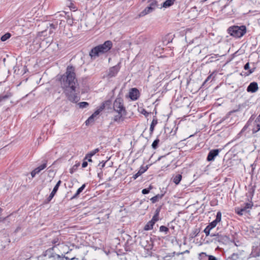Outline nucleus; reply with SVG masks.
<instances>
[{
	"label": "nucleus",
	"mask_w": 260,
	"mask_h": 260,
	"mask_svg": "<svg viewBox=\"0 0 260 260\" xmlns=\"http://www.w3.org/2000/svg\"><path fill=\"white\" fill-rule=\"evenodd\" d=\"M60 82L68 99L73 103L78 102L80 100L78 96L79 91L76 90L78 83L73 66H69L67 67L65 74L61 77Z\"/></svg>",
	"instance_id": "1"
},
{
	"label": "nucleus",
	"mask_w": 260,
	"mask_h": 260,
	"mask_svg": "<svg viewBox=\"0 0 260 260\" xmlns=\"http://www.w3.org/2000/svg\"><path fill=\"white\" fill-rule=\"evenodd\" d=\"M114 111L117 113L114 116L113 120L115 122H122L125 119L126 111L123 103V100L120 98H116L113 105Z\"/></svg>",
	"instance_id": "2"
},
{
	"label": "nucleus",
	"mask_w": 260,
	"mask_h": 260,
	"mask_svg": "<svg viewBox=\"0 0 260 260\" xmlns=\"http://www.w3.org/2000/svg\"><path fill=\"white\" fill-rule=\"evenodd\" d=\"M112 45L113 44L111 41H106L104 44L93 48L89 52V55L91 58L94 59L99 56L100 54L108 52L111 49Z\"/></svg>",
	"instance_id": "3"
},
{
	"label": "nucleus",
	"mask_w": 260,
	"mask_h": 260,
	"mask_svg": "<svg viewBox=\"0 0 260 260\" xmlns=\"http://www.w3.org/2000/svg\"><path fill=\"white\" fill-rule=\"evenodd\" d=\"M112 45L113 44L111 41H106L104 44L93 48L89 52V55L91 58L94 59L99 56L100 54L108 52L111 49Z\"/></svg>",
	"instance_id": "4"
},
{
	"label": "nucleus",
	"mask_w": 260,
	"mask_h": 260,
	"mask_svg": "<svg viewBox=\"0 0 260 260\" xmlns=\"http://www.w3.org/2000/svg\"><path fill=\"white\" fill-rule=\"evenodd\" d=\"M55 246L47 249L43 254L40 256L38 260H63V257L54 252Z\"/></svg>",
	"instance_id": "5"
},
{
	"label": "nucleus",
	"mask_w": 260,
	"mask_h": 260,
	"mask_svg": "<svg viewBox=\"0 0 260 260\" xmlns=\"http://www.w3.org/2000/svg\"><path fill=\"white\" fill-rule=\"evenodd\" d=\"M228 33L235 38H241L246 32V27L245 25L240 26L234 25L230 27L228 29Z\"/></svg>",
	"instance_id": "6"
},
{
	"label": "nucleus",
	"mask_w": 260,
	"mask_h": 260,
	"mask_svg": "<svg viewBox=\"0 0 260 260\" xmlns=\"http://www.w3.org/2000/svg\"><path fill=\"white\" fill-rule=\"evenodd\" d=\"M253 206V203L251 201L249 203H246L244 204L243 207L241 208L238 207L235 209L236 212L239 215H242L245 213L249 212V209H251Z\"/></svg>",
	"instance_id": "7"
},
{
	"label": "nucleus",
	"mask_w": 260,
	"mask_h": 260,
	"mask_svg": "<svg viewBox=\"0 0 260 260\" xmlns=\"http://www.w3.org/2000/svg\"><path fill=\"white\" fill-rule=\"evenodd\" d=\"M213 240L215 242H218L223 244H228L230 242H232L234 243L236 246H237V245L234 242V241L231 240L230 238L226 235H222L221 234H219V235H217L216 238H213Z\"/></svg>",
	"instance_id": "8"
},
{
	"label": "nucleus",
	"mask_w": 260,
	"mask_h": 260,
	"mask_svg": "<svg viewBox=\"0 0 260 260\" xmlns=\"http://www.w3.org/2000/svg\"><path fill=\"white\" fill-rule=\"evenodd\" d=\"M220 149H215L210 150L208 154L207 160L208 161H212L214 160L215 157L217 156L220 151Z\"/></svg>",
	"instance_id": "9"
},
{
	"label": "nucleus",
	"mask_w": 260,
	"mask_h": 260,
	"mask_svg": "<svg viewBox=\"0 0 260 260\" xmlns=\"http://www.w3.org/2000/svg\"><path fill=\"white\" fill-rule=\"evenodd\" d=\"M120 63L117 65L113 66L109 69L108 76L109 77H112L115 76L120 70Z\"/></svg>",
	"instance_id": "10"
},
{
	"label": "nucleus",
	"mask_w": 260,
	"mask_h": 260,
	"mask_svg": "<svg viewBox=\"0 0 260 260\" xmlns=\"http://www.w3.org/2000/svg\"><path fill=\"white\" fill-rule=\"evenodd\" d=\"M258 89V84L255 82H252L249 84L247 88V91L254 93L257 91Z\"/></svg>",
	"instance_id": "11"
},
{
	"label": "nucleus",
	"mask_w": 260,
	"mask_h": 260,
	"mask_svg": "<svg viewBox=\"0 0 260 260\" xmlns=\"http://www.w3.org/2000/svg\"><path fill=\"white\" fill-rule=\"evenodd\" d=\"M140 95V92L138 89L133 88L129 92V97L132 100H136Z\"/></svg>",
	"instance_id": "12"
},
{
	"label": "nucleus",
	"mask_w": 260,
	"mask_h": 260,
	"mask_svg": "<svg viewBox=\"0 0 260 260\" xmlns=\"http://www.w3.org/2000/svg\"><path fill=\"white\" fill-rule=\"evenodd\" d=\"M260 130V116L258 115L256 118L254 122L253 128H252V133L253 134L257 133Z\"/></svg>",
	"instance_id": "13"
},
{
	"label": "nucleus",
	"mask_w": 260,
	"mask_h": 260,
	"mask_svg": "<svg viewBox=\"0 0 260 260\" xmlns=\"http://www.w3.org/2000/svg\"><path fill=\"white\" fill-rule=\"evenodd\" d=\"M217 224L213 221L209 223L206 228L204 229V232L205 233L206 236H208L210 235V231L215 228Z\"/></svg>",
	"instance_id": "14"
},
{
	"label": "nucleus",
	"mask_w": 260,
	"mask_h": 260,
	"mask_svg": "<svg viewBox=\"0 0 260 260\" xmlns=\"http://www.w3.org/2000/svg\"><path fill=\"white\" fill-rule=\"evenodd\" d=\"M148 167L146 166L145 168L144 167H141L140 170L138 171V172L133 175V178L135 180L139 176L141 175L143 173H144L146 170H147Z\"/></svg>",
	"instance_id": "15"
},
{
	"label": "nucleus",
	"mask_w": 260,
	"mask_h": 260,
	"mask_svg": "<svg viewBox=\"0 0 260 260\" xmlns=\"http://www.w3.org/2000/svg\"><path fill=\"white\" fill-rule=\"evenodd\" d=\"M153 11L151 7H147L144 10H143L139 15V17H143L146 15L152 12Z\"/></svg>",
	"instance_id": "16"
},
{
	"label": "nucleus",
	"mask_w": 260,
	"mask_h": 260,
	"mask_svg": "<svg viewBox=\"0 0 260 260\" xmlns=\"http://www.w3.org/2000/svg\"><path fill=\"white\" fill-rule=\"evenodd\" d=\"M157 124V118L154 117L152 120V121L150 124V133L151 135L152 133H153L155 126Z\"/></svg>",
	"instance_id": "17"
},
{
	"label": "nucleus",
	"mask_w": 260,
	"mask_h": 260,
	"mask_svg": "<svg viewBox=\"0 0 260 260\" xmlns=\"http://www.w3.org/2000/svg\"><path fill=\"white\" fill-rule=\"evenodd\" d=\"M85 184H83L80 188L78 189L76 193L71 198V200L76 199L78 197V195L83 191L85 187Z\"/></svg>",
	"instance_id": "18"
},
{
	"label": "nucleus",
	"mask_w": 260,
	"mask_h": 260,
	"mask_svg": "<svg viewBox=\"0 0 260 260\" xmlns=\"http://www.w3.org/2000/svg\"><path fill=\"white\" fill-rule=\"evenodd\" d=\"M176 0H167L162 4L161 7L168 8L172 6Z\"/></svg>",
	"instance_id": "19"
},
{
	"label": "nucleus",
	"mask_w": 260,
	"mask_h": 260,
	"mask_svg": "<svg viewBox=\"0 0 260 260\" xmlns=\"http://www.w3.org/2000/svg\"><path fill=\"white\" fill-rule=\"evenodd\" d=\"M154 223L153 221L150 220L144 226V230L145 231H148L150 230L153 229V226L154 225Z\"/></svg>",
	"instance_id": "20"
},
{
	"label": "nucleus",
	"mask_w": 260,
	"mask_h": 260,
	"mask_svg": "<svg viewBox=\"0 0 260 260\" xmlns=\"http://www.w3.org/2000/svg\"><path fill=\"white\" fill-rule=\"evenodd\" d=\"M164 197V194H158L155 196L151 198L150 200L152 203H155L157 202L159 200L161 199Z\"/></svg>",
	"instance_id": "21"
},
{
	"label": "nucleus",
	"mask_w": 260,
	"mask_h": 260,
	"mask_svg": "<svg viewBox=\"0 0 260 260\" xmlns=\"http://www.w3.org/2000/svg\"><path fill=\"white\" fill-rule=\"evenodd\" d=\"M182 179V175L181 174H177L173 177V182L176 185L178 184Z\"/></svg>",
	"instance_id": "22"
},
{
	"label": "nucleus",
	"mask_w": 260,
	"mask_h": 260,
	"mask_svg": "<svg viewBox=\"0 0 260 260\" xmlns=\"http://www.w3.org/2000/svg\"><path fill=\"white\" fill-rule=\"evenodd\" d=\"M50 242L54 245L53 246H55V247L57 246V245H59V244H60V241H59V238L56 237H55L54 238H53L52 239H50Z\"/></svg>",
	"instance_id": "23"
},
{
	"label": "nucleus",
	"mask_w": 260,
	"mask_h": 260,
	"mask_svg": "<svg viewBox=\"0 0 260 260\" xmlns=\"http://www.w3.org/2000/svg\"><path fill=\"white\" fill-rule=\"evenodd\" d=\"M47 167V160H45V162L40 166L39 167H37L35 169L36 172H37L38 173H39L42 170L46 168Z\"/></svg>",
	"instance_id": "24"
},
{
	"label": "nucleus",
	"mask_w": 260,
	"mask_h": 260,
	"mask_svg": "<svg viewBox=\"0 0 260 260\" xmlns=\"http://www.w3.org/2000/svg\"><path fill=\"white\" fill-rule=\"evenodd\" d=\"M12 96L10 93H7L5 95H0V103L5 101Z\"/></svg>",
	"instance_id": "25"
},
{
	"label": "nucleus",
	"mask_w": 260,
	"mask_h": 260,
	"mask_svg": "<svg viewBox=\"0 0 260 260\" xmlns=\"http://www.w3.org/2000/svg\"><path fill=\"white\" fill-rule=\"evenodd\" d=\"M57 190L58 189H57L56 188H53L52 192H51L49 196L47 198V201L48 202H50L52 199V198L54 197Z\"/></svg>",
	"instance_id": "26"
},
{
	"label": "nucleus",
	"mask_w": 260,
	"mask_h": 260,
	"mask_svg": "<svg viewBox=\"0 0 260 260\" xmlns=\"http://www.w3.org/2000/svg\"><path fill=\"white\" fill-rule=\"evenodd\" d=\"M101 112V111L98 109L96 111H95L89 118L88 119L86 120V122H87V121H90V120H91L92 119H93V118L95 116H96L97 115H98Z\"/></svg>",
	"instance_id": "27"
},
{
	"label": "nucleus",
	"mask_w": 260,
	"mask_h": 260,
	"mask_svg": "<svg viewBox=\"0 0 260 260\" xmlns=\"http://www.w3.org/2000/svg\"><path fill=\"white\" fill-rule=\"evenodd\" d=\"M221 218V213L220 212H218L216 214V219L213 222L217 224L218 222L220 221Z\"/></svg>",
	"instance_id": "28"
},
{
	"label": "nucleus",
	"mask_w": 260,
	"mask_h": 260,
	"mask_svg": "<svg viewBox=\"0 0 260 260\" xmlns=\"http://www.w3.org/2000/svg\"><path fill=\"white\" fill-rule=\"evenodd\" d=\"M11 36V35L9 32H7L1 37V40L2 42L6 41L9 39Z\"/></svg>",
	"instance_id": "29"
},
{
	"label": "nucleus",
	"mask_w": 260,
	"mask_h": 260,
	"mask_svg": "<svg viewBox=\"0 0 260 260\" xmlns=\"http://www.w3.org/2000/svg\"><path fill=\"white\" fill-rule=\"evenodd\" d=\"M159 142V140L158 139H156V140H155L153 141V142L152 143V145H151L152 148L154 149H156L158 146Z\"/></svg>",
	"instance_id": "30"
},
{
	"label": "nucleus",
	"mask_w": 260,
	"mask_h": 260,
	"mask_svg": "<svg viewBox=\"0 0 260 260\" xmlns=\"http://www.w3.org/2000/svg\"><path fill=\"white\" fill-rule=\"evenodd\" d=\"M149 7H151L153 11L154 10V9L158 7L157 2L155 0L152 1L149 5Z\"/></svg>",
	"instance_id": "31"
},
{
	"label": "nucleus",
	"mask_w": 260,
	"mask_h": 260,
	"mask_svg": "<svg viewBox=\"0 0 260 260\" xmlns=\"http://www.w3.org/2000/svg\"><path fill=\"white\" fill-rule=\"evenodd\" d=\"M169 229L164 225H161L159 228V231L161 232H165L166 234L169 232Z\"/></svg>",
	"instance_id": "32"
},
{
	"label": "nucleus",
	"mask_w": 260,
	"mask_h": 260,
	"mask_svg": "<svg viewBox=\"0 0 260 260\" xmlns=\"http://www.w3.org/2000/svg\"><path fill=\"white\" fill-rule=\"evenodd\" d=\"M216 71H215L213 72L212 74H211L210 75H209V76H208V77L207 78V79L205 80V81H204V82L203 83V85H204V84H205L206 83V82H207V81H209V80L212 78V76H213V75H215L214 76H215V75H216ZM214 77H215V76H214V77H213V78H214Z\"/></svg>",
	"instance_id": "33"
},
{
	"label": "nucleus",
	"mask_w": 260,
	"mask_h": 260,
	"mask_svg": "<svg viewBox=\"0 0 260 260\" xmlns=\"http://www.w3.org/2000/svg\"><path fill=\"white\" fill-rule=\"evenodd\" d=\"M80 162H78L76 164H75V165H74L73 166V167L70 169V173L71 174H73L74 172H75L76 171V170L77 169V168L80 166Z\"/></svg>",
	"instance_id": "34"
},
{
	"label": "nucleus",
	"mask_w": 260,
	"mask_h": 260,
	"mask_svg": "<svg viewBox=\"0 0 260 260\" xmlns=\"http://www.w3.org/2000/svg\"><path fill=\"white\" fill-rule=\"evenodd\" d=\"M79 105L80 108H84L87 107L89 105V104L86 102H80L79 104Z\"/></svg>",
	"instance_id": "35"
},
{
	"label": "nucleus",
	"mask_w": 260,
	"mask_h": 260,
	"mask_svg": "<svg viewBox=\"0 0 260 260\" xmlns=\"http://www.w3.org/2000/svg\"><path fill=\"white\" fill-rule=\"evenodd\" d=\"M229 258L232 260H237L239 258V255L234 253Z\"/></svg>",
	"instance_id": "36"
},
{
	"label": "nucleus",
	"mask_w": 260,
	"mask_h": 260,
	"mask_svg": "<svg viewBox=\"0 0 260 260\" xmlns=\"http://www.w3.org/2000/svg\"><path fill=\"white\" fill-rule=\"evenodd\" d=\"M95 154L94 152L93 151V150L90 151V152L88 153L85 158H84V159H87L88 157H91L92 156H93Z\"/></svg>",
	"instance_id": "37"
},
{
	"label": "nucleus",
	"mask_w": 260,
	"mask_h": 260,
	"mask_svg": "<svg viewBox=\"0 0 260 260\" xmlns=\"http://www.w3.org/2000/svg\"><path fill=\"white\" fill-rule=\"evenodd\" d=\"M151 188L152 187L150 186L149 188L143 189L142 191V192L144 194H147L150 192V190Z\"/></svg>",
	"instance_id": "38"
},
{
	"label": "nucleus",
	"mask_w": 260,
	"mask_h": 260,
	"mask_svg": "<svg viewBox=\"0 0 260 260\" xmlns=\"http://www.w3.org/2000/svg\"><path fill=\"white\" fill-rule=\"evenodd\" d=\"M254 192V189L252 187L249 189L248 190V193L249 194V196L250 197V199H252V198L253 196V193Z\"/></svg>",
	"instance_id": "39"
},
{
	"label": "nucleus",
	"mask_w": 260,
	"mask_h": 260,
	"mask_svg": "<svg viewBox=\"0 0 260 260\" xmlns=\"http://www.w3.org/2000/svg\"><path fill=\"white\" fill-rule=\"evenodd\" d=\"M104 104L106 108L108 109L109 108L110 105H111V100H107L104 102Z\"/></svg>",
	"instance_id": "40"
},
{
	"label": "nucleus",
	"mask_w": 260,
	"mask_h": 260,
	"mask_svg": "<svg viewBox=\"0 0 260 260\" xmlns=\"http://www.w3.org/2000/svg\"><path fill=\"white\" fill-rule=\"evenodd\" d=\"M140 113L142 114H143L144 115H145V117H147L149 114V113L147 111H146V110L144 109H142V110L140 111Z\"/></svg>",
	"instance_id": "41"
},
{
	"label": "nucleus",
	"mask_w": 260,
	"mask_h": 260,
	"mask_svg": "<svg viewBox=\"0 0 260 260\" xmlns=\"http://www.w3.org/2000/svg\"><path fill=\"white\" fill-rule=\"evenodd\" d=\"M158 220H159V216H157V215L154 214L151 220L153 221L154 223H155Z\"/></svg>",
	"instance_id": "42"
},
{
	"label": "nucleus",
	"mask_w": 260,
	"mask_h": 260,
	"mask_svg": "<svg viewBox=\"0 0 260 260\" xmlns=\"http://www.w3.org/2000/svg\"><path fill=\"white\" fill-rule=\"evenodd\" d=\"M160 210H161V206L158 207L155 211V215H156L157 216H159V213H160Z\"/></svg>",
	"instance_id": "43"
},
{
	"label": "nucleus",
	"mask_w": 260,
	"mask_h": 260,
	"mask_svg": "<svg viewBox=\"0 0 260 260\" xmlns=\"http://www.w3.org/2000/svg\"><path fill=\"white\" fill-rule=\"evenodd\" d=\"M160 210H161V206L158 207L155 211V215H156L157 216H159V213H160Z\"/></svg>",
	"instance_id": "44"
},
{
	"label": "nucleus",
	"mask_w": 260,
	"mask_h": 260,
	"mask_svg": "<svg viewBox=\"0 0 260 260\" xmlns=\"http://www.w3.org/2000/svg\"><path fill=\"white\" fill-rule=\"evenodd\" d=\"M105 164L106 161H102L99 164L98 166L100 167L101 169H102L105 167Z\"/></svg>",
	"instance_id": "45"
},
{
	"label": "nucleus",
	"mask_w": 260,
	"mask_h": 260,
	"mask_svg": "<svg viewBox=\"0 0 260 260\" xmlns=\"http://www.w3.org/2000/svg\"><path fill=\"white\" fill-rule=\"evenodd\" d=\"M106 108L104 103L100 106L99 110L101 112L103 110Z\"/></svg>",
	"instance_id": "46"
},
{
	"label": "nucleus",
	"mask_w": 260,
	"mask_h": 260,
	"mask_svg": "<svg viewBox=\"0 0 260 260\" xmlns=\"http://www.w3.org/2000/svg\"><path fill=\"white\" fill-rule=\"evenodd\" d=\"M61 183V180H59L57 183L56 184L55 186L54 187V188H56L57 189H58V188Z\"/></svg>",
	"instance_id": "47"
},
{
	"label": "nucleus",
	"mask_w": 260,
	"mask_h": 260,
	"mask_svg": "<svg viewBox=\"0 0 260 260\" xmlns=\"http://www.w3.org/2000/svg\"><path fill=\"white\" fill-rule=\"evenodd\" d=\"M84 161L82 164V168H85L88 165V163H87V161H85L86 159H84Z\"/></svg>",
	"instance_id": "48"
},
{
	"label": "nucleus",
	"mask_w": 260,
	"mask_h": 260,
	"mask_svg": "<svg viewBox=\"0 0 260 260\" xmlns=\"http://www.w3.org/2000/svg\"><path fill=\"white\" fill-rule=\"evenodd\" d=\"M61 256L63 257V260H73V259H74L76 258L75 257H72L71 258H70L68 256Z\"/></svg>",
	"instance_id": "49"
},
{
	"label": "nucleus",
	"mask_w": 260,
	"mask_h": 260,
	"mask_svg": "<svg viewBox=\"0 0 260 260\" xmlns=\"http://www.w3.org/2000/svg\"><path fill=\"white\" fill-rule=\"evenodd\" d=\"M37 174H38V173L37 172H36V170L34 169L31 172V177L32 178H34L35 175Z\"/></svg>",
	"instance_id": "50"
},
{
	"label": "nucleus",
	"mask_w": 260,
	"mask_h": 260,
	"mask_svg": "<svg viewBox=\"0 0 260 260\" xmlns=\"http://www.w3.org/2000/svg\"><path fill=\"white\" fill-rule=\"evenodd\" d=\"M208 260H217V259L214 256L208 255Z\"/></svg>",
	"instance_id": "51"
},
{
	"label": "nucleus",
	"mask_w": 260,
	"mask_h": 260,
	"mask_svg": "<svg viewBox=\"0 0 260 260\" xmlns=\"http://www.w3.org/2000/svg\"><path fill=\"white\" fill-rule=\"evenodd\" d=\"M217 235H219L218 233H217V234H215V233H211V234H210V235L209 236H210L211 237L216 238Z\"/></svg>",
	"instance_id": "52"
},
{
	"label": "nucleus",
	"mask_w": 260,
	"mask_h": 260,
	"mask_svg": "<svg viewBox=\"0 0 260 260\" xmlns=\"http://www.w3.org/2000/svg\"><path fill=\"white\" fill-rule=\"evenodd\" d=\"M244 69L245 70H248V69H249V62L246 63L244 65Z\"/></svg>",
	"instance_id": "53"
},
{
	"label": "nucleus",
	"mask_w": 260,
	"mask_h": 260,
	"mask_svg": "<svg viewBox=\"0 0 260 260\" xmlns=\"http://www.w3.org/2000/svg\"><path fill=\"white\" fill-rule=\"evenodd\" d=\"M50 28H53V29H55L56 27V25L55 24H54L53 23H50Z\"/></svg>",
	"instance_id": "54"
},
{
	"label": "nucleus",
	"mask_w": 260,
	"mask_h": 260,
	"mask_svg": "<svg viewBox=\"0 0 260 260\" xmlns=\"http://www.w3.org/2000/svg\"><path fill=\"white\" fill-rule=\"evenodd\" d=\"M254 70H255V68H253V69H250L248 71V72H249L248 74H250L252 73L253 72H254Z\"/></svg>",
	"instance_id": "55"
},
{
	"label": "nucleus",
	"mask_w": 260,
	"mask_h": 260,
	"mask_svg": "<svg viewBox=\"0 0 260 260\" xmlns=\"http://www.w3.org/2000/svg\"><path fill=\"white\" fill-rule=\"evenodd\" d=\"M100 151L99 148H96L93 150V151L94 152L95 154H96L97 152H98Z\"/></svg>",
	"instance_id": "56"
},
{
	"label": "nucleus",
	"mask_w": 260,
	"mask_h": 260,
	"mask_svg": "<svg viewBox=\"0 0 260 260\" xmlns=\"http://www.w3.org/2000/svg\"><path fill=\"white\" fill-rule=\"evenodd\" d=\"M86 159H87L88 161H89V162H92V159L91 158V157H88Z\"/></svg>",
	"instance_id": "57"
},
{
	"label": "nucleus",
	"mask_w": 260,
	"mask_h": 260,
	"mask_svg": "<svg viewBox=\"0 0 260 260\" xmlns=\"http://www.w3.org/2000/svg\"><path fill=\"white\" fill-rule=\"evenodd\" d=\"M165 157V156H161L159 157L158 158V160H160V159H161V158H164V157Z\"/></svg>",
	"instance_id": "58"
},
{
	"label": "nucleus",
	"mask_w": 260,
	"mask_h": 260,
	"mask_svg": "<svg viewBox=\"0 0 260 260\" xmlns=\"http://www.w3.org/2000/svg\"><path fill=\"white\" fill-rule=\"evenodd\" d=\"M201 254H204V255H205L206 256H207V255L206 254V253L205 252H202L200 255Z\"/></svg>",
	"instance_id": "59"
},
{
	"label": "nucleus",
	"mask_w": 260,
	"mask_h": 260,
	"mask_svg": "<svg viewBox=\"0 0 260 260\" xmlns=\"http://www.w3.org/2000/svg\"><path fill=\"white\" fill-rule=\"evenodd\" d=\"M216 58V57L212 56L210 58L213 59V58Z\"/></svg>",
	"instance_id": "60"
},
{
	"label": "nucleus",
	"mask_w": 260,
	"mask_h": 260,
	"mask_svg": "<svg viewBox=\"0 0 260 260\" xmlns=\"http://www.w3.org/2000/svg\"><path fill=\"white\" fill-rule=\"evenodd\" d=\"M2 209L1 208H0V212L2 211Z\"/></svg>",
	"instance_id": "61"
},
{
	"label": "nucleus",
	"mask_w": 260,
	"mask_h": 260,
	"mask_svg": "<svg viewBox=\"0 0 260 260\" xmlns=\"http://www.w3.org/2000/svg\"><path fill=\"white\" fill-rule=\"evenodd\" d=\"M145 1V0H142V2H144V1Z\"/></svg>",
	"instance_id": "62"
},
{
	"label": "nucleus",
	"mask_w": 260,
	"mask_h": 260,
	"mask_svg": "<svg viewBox=\"0 0 260 260\" xmlns=\"http://www.w3.org/2000/svg\"><path fill=\"white\" fill-rule=\"evenodd\" d=\"M82 260H84V258H83V259H82Z\"/></svg>",
	"instance_id": "63"
},
{
	"label": "nucleus",
	"mask_w": 260,
	"mask_h": 260,
	"mask_svg": "<svg viewBox=\"0 0 260 260\" xmlns=\"http://www.w3.org/2000/svg\"><path fill=\"white\" fill-rule=\"evenodd\" d=\"M259 116H260V114L259 115Z\"/></svg>",
	"instance_id": "64"
}]
</instances>
